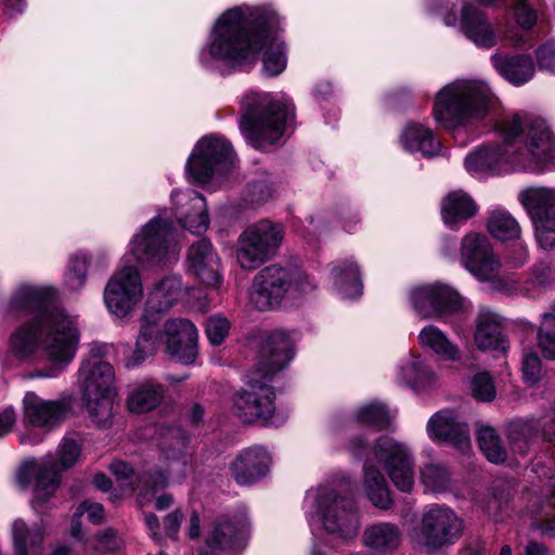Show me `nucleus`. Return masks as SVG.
<instances>
[{"label":"nucleus","mask_w":555,"mask_h":555,"mask_svg":"<svg viewBox=\"0 0 555 555\" xmlns=\"http://www.w3.org/2000/svg\"><path fill=\"white\" fill-rule=\"evenodd\" d=\"M8 315L28 318L10 336L9 351L17 360L31 359L41 348L54 363L48 371H39L36 377H56L75 357L78 331L74 321L55 305L52 288L21 284L13 292Z\"/></svg>","instance_id":"nucleus-1"},{"label":"nucleus","mask_w":555,"mask_h":555,"mask_svg":"<svg viewBox=\"0 0 555 555\" xmlns=\"http://www.w3.org/2000/svg\"><path fill=\"white\" fill-rule=\"evenodd\" d=\"M280 17L269 7H235L216 21L210 35L209 54L217 60L253 61L266 48L262 63L269 76L286 67L284 43L276 37Z\"/></svg>","instance_id":"nucleus-2"},{"label":"nucleus","mask_w":555,"mask_h":555,"mask_svg":"<svg viewBox=\"0 0 555 555\" xmlns=\"http://www.w3.org/2000/svg\"><path fill=\"white\" fill-rule=\"evenodd\" d=\"M504 145L482 147L465 158V168L473 173L500 175L505 165L524 170H554L555 140L542 118L519 112L506 115L499 124Z\"/></svg>","instance_id":"nucleus-3"},{"label":"nucleus","mask_w":555,"mask_h":555,"mask_svg":"<svg viewBox=\"0 0 555 555\" xmlns=\"http://www.w3.org/2000/svg\"><path fill=\"white\" fill-rule=\"evenodd\" d=\"M294 353V340L286 332L275 330L263 336L259 363L232 398L234 413L243 423L273 424L276 395L272 383Z\"/></svg>","instance_id":"nucleus-4"},{"label":"nucleus","mask_w":555,"mask_h":555,"mask_svg":"<svg viewBox=\"0 0 555 555\" xmlns=\"http://www.w3.org/2000/svg\"><path fill=\"white\" fill-rule=\"evenodd\" d=\"M493 105V94L480 80H456L436 95L434 117L453 132L468 130L482 120Z\"/></svg>","instance_id":"nucleus-5"},{"label":"nucleus","mask_w":555,"mask_h":555,"mask_svg":"<svg viewBox=\"0 0 555 555\" xmlns=\"http://www.w3.org/2000/svg\"><path fill=\"white\" fill-rule=\"evenodd\" d=\"M315 283L294 261H281L261 269L254 278L251 304L260 311L271 310L284 301H294L310 294Z\"/></svg>","instance_id":"nucleus-6"},{"label":"nucleus","mask_w":555,"mask_h":555,"mask_svg":"<svg viewBox=\"0 0 555 555\" xmlns=\"http://www.w3.org/2000/svg\"><path fill=\"white\" fill-rule=\"evenodd\" d=\"M286 120V104L275 101L267 92H249L241 100L240 130L255 149L278 143Z\"/></svg>","instance_id":"nucleus-7"},{"label":"nucleus","mask_w":555,"mask_h":555,"mask_svg":"<svg viewBox=\"0 0 555 555\" xmlns=\"http://www.w3.org/2000/svg\"><path fill=\"white\" fill-rule=\"evenodd\" d=\"M182 294V281L179 276H166L154 284L147 295L140 331L132 356L126 365L134 367L154 356L160 346V313L168 311Z\"/></svg>","instance_id":"nucleus-8"},{"label":"nucleus","mask_w":555,"mask_h":555,"mask_svg":"<svg viewBox=\"0 0 555 555\" xmlns=\"http://www.w3.org/2000/svg\"><path fill=\"white\" fill-rule=\"evenodd\" d=\"M82 406L91 422L99 428H106L113 421V401L116 395L115 373L111 363L96 356L81 362L77 379Z\"/></svg>","instance_id":"nucleus-9"},{"label":"nucleus","mask_w":555,"mask_h":555,"mask_svg":"<svg viewBox=\"0 0 555 555\" xmlns=\"http://www.w3.org/2000/svg\"><path fill=\"white\" fill-rule=\"evenodd\" d=\"M306 501L310 502L313 516L327 534L343 542L357 537L360 522L351 498L327 486H320L308 492Z\"/></svg>","instance_id":"nucleus-10"},{"label":"nucleus","mask_w":555,"mask_h":555,"mask_svg":"<svg viewBox=\"0 0 555 555\" xmlns=\"http://www.w3.org/2000/svg\"><path fill=\"white\" fill-rule=\"evenodd\" d=\"M81 454V446L73 438H64L57 448L59 463L47 455L41 462L26 461L18 469L17 482L27 488L35 478L36 501H48L60 486L61 470L73 467Z\"/></svg>","instance_id":"nucleus-11"},{"label":"nucleus","mask_w":555,"mask_h":555,"mask_svg":"<svg viewBox=\"0 0 555 555\" xmlns=\"http://www.w3.org/2000/svg\"><path fill=\"white\" fill-rule=\"evenodd\" d=\"M464 522L447 505L426 506L411 532L412 542L422 551L437 553L455 544L462 537Z\"/></svg>","instance_id":"nucleus-12"},{"label":"nucleus","mask_w":555,"mask_h":555,"mask_svg":"<svg viewBox=\"0 0 555 555\" xmlns=\"http://www.w3.org/2000/svg\"><path fill=\"white\" fill-rule=\"evenodd\" d=\"M173 223L169 219L155 217L135 234L129 243L128 256L141 266L165 264L177 256L173 238Z\"/></svg>","instance_id":"nucleus-13"},{"label":"nucleus","mask_w":555,"mask_h":555,"mask_svg":"<svg viewBox=\"0 0 555 555\" xmlns=\"http://www.w3.org/2000/svg\"><path fill=\"white\" fill-rule=\"evenodd\" d=\"M284 237L281 224L260 220L247 227L236 242V259L244 270H255L279 250Z\"/></svg>","instance_id":"nucleus-14"},{"label":"nucleus","mask_w":555,"mask_h":555,"mask_svg":"<svg viewBox=\"0 0 555 555\" xmlns=\"http://www.w3.org/2000/svg\"><path fill=\"white\" fill-rule=\"evenodd\" d=\"M236 155L225 139L209 135L195 146L186 163V171L197 183H207L234 165Z\"/></svg>","instance_id":"nucleus-15"},{"label":"nucleus","mask_w":555,"mask_h":555,"mask_svg":"<svg viewBox=\"0 0 555 555\" xmlns=\"http://www.w3.org/2000/svg\"><path fill=\"white\" fill-rule=\"evenodd\" d=\"M534 225L535 238L545 250L555 248V191L528 188L518 195Z\"/></svg>","instance_id":"nucleus-16"},{"label":"nucleus","mask_w":555,"mask_h":555,"mask_svg":"<svg viewBox=\"0 0 555 555\" xmlns=\"http://www.w3.org/2000/svg\"><path fill=\"white\" fill-rule=\"evenodd\" d=\"M143 285L135 266L125 264L108 280L104 301L111 313L118 318L128 315L141 301Z\"/></svg>","instance_id":"nucleus-17"},{"label":"nucleus","mask_w":555,"mask_h":555,"mask_svg":"<svg viewBox=\"0 0 555 555\" xmlns=\"http://www.w3.org/2000/svg\"><path fill=\"white\" fill-rule=\"evenodd\" d=\"M373 451L396 488L410 492L414 486V465L408 447L389 436H383L376 440Z\"/></svg>","instance_id":"nucleus-18"},{"label":"nucleus","mask_w":555,"mask_h":555,"mask_svg":"<svg viewBox=\"0 0 555 555\" xmlns=\"http://www.w3.org/2000/svg\"><path fill=\"white\" fill-rule=\"evenodd\" d=\"M460 262L477 280L491 281L499 275L501 262L485 234L470 232L461 242Z\"/></svg>","instance_id":"nucleus-19"},{"label":"nucleus","mask_w":555,"mask_h":555,"mask_svg":"<svg viewBox=\"0 0 555 555\" xmlns=\"http://www.w3.org/2000/svg\"><path fill=\"white\" fill-rule=\"evenodd\" d=\"M249 522L243 515H222L210 526L205 547L198 555H215L218 551L243 548L248 540Z\"/></svg>","instance_id":"nucleus-20"},{"label":"nucleus","mask_w":555,"mask_h":555,"mask_svg":"<svg viewBox=\"0 0 555 555\" xmlns=\"http://www.w3.org/2000/svg\"><path fill=\"white\" fill-rule=\"evenodd\" d=\"M160 345L165 341L166 352L182 364H193L198 356V333L186 319H169L160 323Z\"/></svg>","instance_id":"nucleus-21"},{"label":"nucleus","mask_w":555,"mask_h":555,"mask_svg":"<svg viewBox=\"0 0 555 555\" xmlns=\"http://www.w3.org/2000/svg\"><path fill=\"white\" fill-rule=\"evenodd\" d=\"M186 272L204 287L220 288L221 260L209 240H198L189 247Z\"/></svg>","instance_id":"nucleus-22"},{"label":"nucleus","mask_w":555,"mask_h":555,"mask_svg":"<svg viewBox=\"0 0 555 555\" xmlns=\"http://www.w3.org/2000/svg\"><path fill=\"white\" fill-rule=\"evenodd\" d=\"M414 310L423 318H441L461 308L460 295L450 286L433 284L414 288L411 292Z\"/></svg>","instance_id":"nucleus-23"},{"label":"nucleus","mask_w":555,"mask_h":555,"mask_svg":"<svg viewBox=\"0 0 555 555\" xmlns=\"http://www.w3.org/2000/svg\"><path fill=\"white\" fill-rule=\"evenodd\" d=\"M444 25L459 26L460 31L476 46L491 48L496 43V37L488 16L472 3H463L460 20L456 14L449 12L443 17Z\"/></svg>","instance_id":"nucleus-24"},{"label":"nucleus","mask_w":555,"mask_h":555,"mask_svg":"<svg viewBox=\"0 0 555 555\" xmlns=\"http://www.w3.org/2000/svg\"><path fill=\"white\" fill-rule=\"evenodd\" d=\"M23 403L26 421L46 433L59 427L70 411L69 400H44L35 392H27Z\"/></svg>","instance_id":"nucleus-25"},{"label":"nucleus","mask_w":555,"mask_h":555,"mask_svg":"<svg viewBox=\"0 0 555 555\" xmlns=\"http://www.w3.org/2000/svg\"><path fill=\"white\" fill-rule=\"evenodd\" d=\"M271 457L262 446L243 449L230 464V473L240 486H250L263 478L270 468Z\"/></svg>","instance_id":"nucleus-26"},{"label":"nucleus","mask_w":555,"mask_h":555,"mask_svg":"<svg viewBox=\"0 0 555 555\" xmlns=\"http://www.w3.org/2000/svg\"><path fill=\"white\" fill-rule=\"evenodd\" d=\"M427 433L433 440L451 444L462 453L470 449L468 425L452 411H440L427 423Z\"/></svg>","instance_id":"nucleus-27"},{"label":"nucleus","mask_w":555,"mask_h":555,"mask_svg":"<svg viewBox=\"0 0 555 555\" xmlns=\"http://www.w3.org/2000/svg\"><path fill=\"white\" fill-rule=\"evenodd\" d=\"M177 218L183 228L201 234L208 229L209 218L205 198L194 190L177 191L171 195Z\"/></svg>","instance_id":"nucleus-28"},{"label":"nucleus","mask_w":555,"mask_h":555,"mask_svg":"<svg viewBox=\"0 0 555 555\" xmlns=\"http://www.w3.org/2000/svg\"><path fill=\"white\" fill-rule=\"evenodd\" d=\"M363 544L377 555H389L399 548L402 532L398 525L387 521L373 524L365 528Z\"/></svg>","instance_id":"nucleus-29"},{"label":"nucleus","mask_w":555,"mask_h":555,"mask_svg":"<svg viewBox=\"0 0 555 555\" xmlns=\"http://www.w3.org/2000/svg\"><path fill=\"white\" fill-rule=\"evenodd\" d=\"M491 63L502 77L515 86L525 85L535 73L532 59L525 54L496 53L492 55Z\"/></svg>","instance_id":"nucleus-30"},{"label":"nucleus","mask_w":555,"mask_h":555,"mask_svg":"<svg viewBox=\"0 0 555 555\" xmlns=\"http://www.w3.org/2000/svg\"><path fill=\"white\" fill-rule=\"evenodd\" d=\"M475 343L480 350H505L501 318L492 311L480 310L476 319Z\"/></svg>","instance_id":"nucleus-31"},{"label":"nucleus","mask_w":555,"mask_h":555,"mask_svg":"<svg viewBox=\"0 0 555 555\" xmlns=\"http://www.w3.org/2000/svg\"><path fill=\"white\" fill-rule=\"evenodd\" d=\"M336 291L345 298H356L362 293L358 264L349 259L336 260L330 264Z\"/></svg>","instance_id":"nucleus-32"},{"label":"nucleus","mask_w":555,"mask_h":555,"mask_svg":"<svg viewBox=\"0 0 555 555\" xmlns=\"http://www.w3.org/2000/svg\"><path fill=\"white\" fill-rule=\"evenodd\" d=\"M401 143L410 152H421L426 157L439 154L440 142L435 138L433 131L420 124H409L400 137Z\"/></svg>","instance_id":"nucleus-33"},{"label":"nucleus","mask_w":555,"mask_h":555,"mask_svg":"<svg viewBox=\"0 0 555 555\" xmlns=\"http://www.w3.org/2000/svg\"><path fill=\"white\" fill-rule=\"evenodd\" d=\"M477 211L474 201L463 192H452L442 202L441 216L444 223L456 229Z\"/></svg>","instance_id":"nucleus-34"},{"label":"nucleus","mask_w":555,"mask_h":555,"mask_svg":"<svg viewBox=\"0 0 555 555\" xmlns=\"http://www.w3.org/2000/svg\"><path fill=\"white\" fill-rule=\"evenodd\" d=\"M364 489L375 507L388 509L392 505L389 489L384 475L372 464L365 462L363 467Z\"/></svg>","instance_id":"nucleus-35"},{"label":"nucleus","mask_w":555,"mask_h":555,"mask_svg":"<svg viewBox=\"0 0 555 555\" xmlns=\"http://www.w3.org/2000/svg\"><path fill=\"white\" fill-rule=\"evenodd\" d=\"M539 424L533 420H515L508 425V440L515 454L525 456L538 436Z\"/></svg>","instance_id":"nucleus-36"},{"label":"nucleus","mask_w":555,"mask_h":555,"mask_svg":"<svg viewBox=\"0 0 555 555\" xmlns=\"http://www.w3.org/2000/svg\"><path fill=\"white\" fill-rule=\"evenodd\" d=\"M420 343L433 350L442 360L454 361L460 357L459 347L435 325L425 326L418 335Z\"/></svg>","instance_id":"nucleus-37"},{"label":"nucleus","mask_w":555,"mask_h":555,"mask_svg":"<svg viewBox=\"0 0 555 555\" xmlns=\"http://www.w3.org/2000/svg\"><path fill=\"white\" fill-rule=\"evenodd\" d=\"M164 398V388L159 384L145 383L131 392L127 399L131 412L144 413L155 409Z\"/></svg>","instance_id":"nucleus-38"},{"label":"nucleus","mask_w":555,"mask_h":555,"mask_svg":"<svg viewBox=\"0 0 555 555\" xmlns=\"http://www.w3.org/2000/svg\"><path fill=\"white\" fill-rule=\"evenodd\" d=\"M477 442L480 451L491 463H502L507 459V451L496 430L482 425L477 431Z\"/></svg>","instance_id":"nucleus-39"},{"label":"nucleus","mask_w":555,"mask_h":555,"mask_svg":"<svg viewBox=\"0 0 555 555\" xmlns=\"http://www.w3.org/2000/svg\"><path fill=\"white\" fill-rule=\"evenodd\" d=\"M488 230L500 241H513L520 236L521 229L517 220L507 211L494 210L488 220Z\"/></svg>","instance_id":"nucleus-40"},{"label":"nucleus","mask_w":555,"mask_h":555,"mask_svg":"<svg viewBox=\"0 0 555 555\" xmlns=\"http://www.w3.org/2000/svg\"><path fill=\"white\" fill-rule=\"evenodd\" d=\"M431 373L420 357H409L399 366V380L408 386L422 385L429 382Z\"/></svg>","instance_id":"nucleus-41"},{"label":"nucleus","mask_w":555,"mask_h":555,"mask_svg":"<svg viewBox=\"0 0 555 555\" xmlns=\"http://www.w3.org/2000/svg\"><path fill=\"white\" fill-rule=\"evenodd\" d=\"M189 437L181 428H170L160 443L163 456L170 461L180 460L188 446Z\"/></svg>","instance_id":"nucleus-42"},{"label":"nucleus","mask_w":555,"mask_h":555,"mask_svg":"<svg viewBox=\"0 0 555 555\" xmlns=\"http://www.w3.org/2000/svg\"><path fill=\"white\" fill-rule=\"evenodd\" d=\"M88 271V257L82 253H77L70 257L67 271L65 273V285L69 291H78L86 283Z\"/></svg>","instance_id":"nucleus-43"},{"label":"nucleus","mask_w":555,"mask_h":555,"mask_svg":"<svg viewBox=\"0 0 555 555\" xmlns=\"http://www.w3.org/2000/svg\"><path fill=\"white\" fill-rule=\"evenodd\" d=\"M357 422L365 425L384 429L388 426L390 417L385 405L380 403H370L361 406L356 413Z\"/></svg>","instance_id":"nucleus-44"},{"label":"nucleus","mask_w":555,"mask_h":555,"mask_svg":"<svg viewBox=\"0 0 555 555\" xmlns=\"http://www.w3.org/2000/svg\"><path fill=\"white\" fill-rule=\"evenodd\" d=\"M514 15L516 23L522 29H530L537 23L538 10L542 8V0H514Z\"/></svg>","instance_id":"nucleus-45"},{"label":"nucleus","mask_w":555,"mask_h":555,"mask_svg":"<svg viewBox=\"0 0 555 555\" xmlns=\"http://www.w3.org/2000/svg\"><path fill=\"white\" fill-rule=\"evenodd\" d=\"M421 479L425 487L434 492L443 491L449 483L450 475L441 464L429 463L424 466Z\"/></svg>","instance_id":"nucleus-46"},{"label":"nucleus","mask_w":555,"mask_h":555,"mask_svg":"<svg viewBox=\"0 0 555 555\" xmlns=\"http://www.w3.org/2000/svg\"><path fill=\"white\" fill-rule=\"evenodd\" d=\"M554 492L548 500L542 504L540 517H535L532 526L542 531L543 534L555 538V517H550L548 509L555 508V481L552 482Z\"/></svg>","instance_id":"nucleus-47"},{"label":"nucleus","mask_w":555,"mask_h":555,"mask_svg":"<svg viewBox=\"0 0 555 555\" xmlns=\"http://www.w3.org/2000/svg\"><path fill=\"white\" fill-rule=\"evenodd\" d=\"M472 393L478 401L490 402L495 398V387L488 373H478L472 379Z\"/></svg>","instance_id":"nucleus-48"},{"label":"nucleus","mask_w":555,"mask_h":555,"mask_svg":"<svg viewBox=\"0 0 555 555\" xmlns=\"http://www.w3.org/2000/svg\"><path fill=\"white\" fill-rule=\"evenodd\" d=\"M230 331V322L220 315H212L206 322V335L208 340L216 346L223 343Z\"/></svg>","instance_id":"nucleus-49"},{"label":"nucleus","mask_w":555,"mask_h":555,"mask_svg":"<svg viewBox=\"0 0 555 555\" xmlns=\"http://www.w3.org/2000/svg\"><path fill=\"white\" fill-rule=\"evenodd\" d=\"M111 472L117 477L124 491H128L130 493L134 491L140 477L135 475L133 468L129 464L122 461L113 462L111 464Z\"/></svg>","instance_id":"nucleus-50"},{"label":"nucleus","mask_w":555,"mask_h":555,"mask_svg":"<svg viewBox=\"0 0 555 555\" xmlns=\"http://www.w3.org/2000/svg\"><path fill=\"white\" fill-rule=\"evenodd\" d=\"M522 373L527 383L535 384L542 377L541 360L537 353L528 352L524 356Z\"/></svg>","instance_id":"nucleus-51"},{"label":"nucleus","mask_w":555,"mask_h":555,"mask_svg":"<svg viewBox=\"0 0 555 555\" xmlns=\"http://www.w3.org/2000/svg\"><path fill=\"white\" fill-rule=\"evenodd\" d=\"M538 346L544 358L555 360V328L541 326L538 332Z\"/></svg>","instance_id":"nucleus-52"},{"label":"nucleus","mask_w":555,"mask_h":555,"mask_svg":"<svg viewBox=\"0 0 555 555\" xmlns=\"http://www.w3.org/2000/svg\"><path fill=\"white\" fill-rule=\"evenodd\" d=\"M540 69L555 72V43H546L537 51Z\"/></svg>","instance_id":"nucleus-53"},{"label":"nucleus","mask_w":555,"mask_h":555,"mask_svg":"<svg viewBox=\"0 0 555 555\" xmlns=\"http://www.w3.org/2000/svg\"><path fill=\"white\" fill-rule=\"evenodd\" d=\"M78 516L87 514L89 521L99 525L104 520V509L100 503L85 501L78 506Z\"/></svg>","instance_id":"nucleus-54"},{"label":"nucleus","mask_w":555,"mask_h":555,"mask_svg":"<svg viewBox=\"0 0 555 555\" xmlns=\"http://www.w3.org/2000/svg\"><path fill=\"white\" fill-rule=\"evenodd\" d=\"M143 482L144 489L153 495L165 489L168 485V478L163 472H156L139 479V483Z\"/></svg>","instance_id":"nucleus-55"},{"label":"nucleus","mask_w":555,"mask_h":555,"mask_svg":"<svg viewBox=\"0 0 555 555\" xmlns=\"http://www.w3.org/2000/svg\"><path fill=\"white\" fill-rule=\"evenodd\" d=\"M16 423V412L12 405L0 412V438L10 434Z\"/></svg>","instance_id":"nucleus-56"},{"label":"nucleus","mask_w":555,"mask_h":555,"mask_svg":"<svg viewBox=\"0 0 555 555\" xmlns=\"http://www.w3.org/2000/svg\"><path fill=\"white\" fill-rule=\"evenodd\" d=\"M98 543L95 547L98 550L113 551L119 546V540L112 529H106L102 533L96 535Z\"/></svg>","instance_id":"nucleus-57"},{"label":"nucleus","mask_w":555,"mask_h":555,"mask_svg":"<svg viewBox=\"0 0 555 555\" xmlns=\"http://www.w3.org/2000/svg\"><path fill=\"white\" fill-rule=\"evenodd\" d=\"M182 513L180 511H175L166 516L164 520V526L166 533L171 537L176 538L178 534V530L182 520Z\"/></svg>","instance_id":"nucleus-58"},{"label":"nucleus","mask_w":555,"mask_h":555,"mask_svg":"<svg viewBox=\"0 0 555 555\" xmlns=\"http://www.w3.org/2000/svg\"><path fill=\"white\" fill-rule=\"evenodd\" d=\"M249 194L253 202L259 203L266 201L270 196V189L264 182H253L248 184Z\"/></svg>","instance_id":"nucleus-59"},{"label":"nucleus","mask_w":555,"mask_h":555,"mask_svg":"<svg viewBox=\"0 0 555 555\" xmlns=\"http://www.w3.org/2000/svg\"><path fill=\"white\" fill-rule=\"evenodd\" d=\"M543 436L551 442H555V405L552 414L543 423Z\"/></svg>","instance_id":"nucleus-60"},{"label":"nucleus","mask_w":555,"mask_h":555,"mask_svg":"<svg viewBox=\"0 0 555 555\" xmlns=\"http://www.w3.org/2000/svg\"><path fill=\"white\" fill-rule=\"evenodd\" d=\"M366 440L361 437H356L351 439L348 443V450L353 456H362L364 451L366 450Z\"/></svg>","instance_id":"nucleus-61"},{"label":"nucleus","mask_w":555,"mask_h":555,"mask_svg":"<svg viewBox=\"0 0 555 555\" xmlns=\"http://www.w3.org/2000/svg\"><path fill=\"white\" fill-rule=\"evenodd\" d=\"M188 535L190 539H197L201 535V519L197 512H192L190 516Z\"/></svg>","instance_id":"nucleus-62"},{"label":"nucleus","mask_w":555,"mask_h":555,"mask_svg":"<svg viewBox=\"0 0 555 555\" xmlns=\"http://www.w3.org/2000/svg\"><path fill=\"white\" fill-rule=\"evenodd\" d=\"M537 276L541 283L548 282L555 279V272L548 263H540L535 270Z\"/></svg>","instance_id":"nucleus-63"},{"label":"nucleus","mask_w":555,"mask_h":555,"mask_svg":"<svg viewBox=\"0 0 555 555\" xmlns=\"http://www.w3.org/2000/svg\"><path fill=\"white\" fill-rule=\"evenodd\" d=\"M547 548L544 544L530 541L526 548H525V555H546Z\"/></svg>","instance_id":"nucleus-64"}]
</instances>
